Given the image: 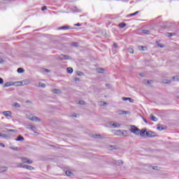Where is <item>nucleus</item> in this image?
Instances as JSON below:
<instances>
[{
  "label": "nucleus",
  "instance_id": "f257e3e1",
  "mask_svg": "<svg viewBox=\"0 0 179 179\" xmlns=\"http://www.w3.org/2000/svg\"><path fill=\"white\" fill-rule=\"evenodd\" d=\"M113 134L117 135V136H128V131L127 130H115Z\"/></svg>",
  "mask_w": 179,
  "mask_h": 179
},
{
  "label": "nucleus",
  "instance_id": "f03ea898",
  "mask_svg": "<svg viewBox=\"0 0 179 179\" xmlns=\"http://www.w3.org/2000/svg\"><path fill=\"white\" fill-rule=\"evenodd\" d=\"M129 130L130 132H131V134H134V135H139V129L135 126H130Z\"/></svg>",
  "mask_w": 179,
  "mask_h": 179
},
{
  "label": "nucleus",
  "instance_id": "7ed1b4c3",
  "mask_svg": "<svg viewBox=\"0 0 179 179\" xmlns=\"http://www.w3.org/2000/svg\"><path fill=\"white\" fill-rule=\"evenodd\" d=\"M17 86H26L27 85H30L29 80H23L22 81L17 82Z\"/></svg>",
  "mask_w": 179,
  "mask_h": 179
},
{
  "label": "nucleus",
  "instance_id": "20e7f679",
  "mask_svg": "<svg viewBox=\"0 0 179 179\" xmlns=\"http://www.w3.org/2000/svg\"><path fill=\"white\" fill-rule=\"evenodd\" d=\"M18 167H22V169H27V170H34V168L30 165H26L23 164H19Z\"/></svg>",
  "mask_w": 179,
  "mask_h": 179
},
{
  "label": "nucleus",
  "instance_id": "39448f33",
  "mask_svg": "<svg viewBox=\"0 0 179 179\" xmlns=\"http://www.w3.org/2000/svg\"><path fill=\"white\" fill-rule=\"evenodd\" d=\"M28 118L31 121H35V122H38L41 121L40 118H38L36 116H34V115H31V114L29 115Z\"/></svg>",
  "mask_w": 179,
  "mask_h": 179
},
{
  "label": "nucleus",
  "instance_id": "423d86ee",
  "mask_svg": "<svg viewBox=\"0 0 179 179\" xmlns=\"http://www.w3.org/2000/svg\"><path fill=\"white\" fill-rule=\"evenodd\" d=\"M145 135L148 138H155V136H157V134L156 133L151 131H146Z\"/></svg>",
  "mask_w": 179,
  "mask_h": 179
},
{
  "label": "nucleus",
  "instance_id": "0eeeda50",
  "mask_svg": "<svg viewBox=\"0 0 179 179\" xmlns=\"http://www.w3.org/2000/svg\"><path fill=\"white\" fill-rule=\"evenodd\" d=\"M109 125L113 128H121V124L120 123H117L115 122H110Z\"/></svg>",
  "mask_w": 179,
  "mask_h": 179
},
{
  "label": "nucleus",
  "instance_id": "6e6552de",
  "mask_svg": "<svg viewBox=\"0 0 179 179\" xmlns=\"http://www.w3.org/2000/svg\"><path fill=\"white\" fill-rule=\"evenodd\" d=\"M2 115H4V117H7L8 118H12V112L7 110V111H3Z\"/></svg>",
  "mask_w": 179,
  "mask_h": 179
},
{
  "label": "nucleus",
  "instance_id": "1a4fd4ad",
  "mask_svg": "<svg viewBox=\"0 0 179 179\" xmlns=\"http://www.w3.org/2000/svg\"><path fill=\"white\" fill-rule=\"evenodd\" d=\"M22 162L23 163H27L28 164H31L33 163V161L28 159V158H26V157H22Z\"/></svg>",
  "mask_w": 179,
  "mask_h": 179
},
{
  "label": "nucleus",
  "instance_id": "9d476101",
  "mask_svg": "<svg viewBox=\"0 0 179 179\" xmlns=\"http://www.w3.org/2000/svg\"><path fill=\"white\" fill-rule=\"evenodd\" d=\"M106 149H108V150H117L119 148L117 145H107Z\"/></svg>",
  "mask_w": 179,
  "mask_h": 179
},
{
  "label": "nucleus",
  "instance_id": "9b49d317",
  "mask_svg": "<svg viewBox=\"0 0 179 179\" xmlns=\"http://www.w3.org/2000/svg\"><path fill=\"white\" fill-rule=\"evenodd\" d=\"M27 128L28 129H31V131H33V132H36V131H37V127L32 124H28Z\"/></svg>",
  "mask_w": 179,
  "mask_h": 179
},
{
  "label": "nucleus",
  "instance_id": "f8f14e48",
  "mask_svg": "<svg viewBox=\"0 0 179 179\" xmlns=\"http://www.w3.org/2000/svg\"><path fill=\"white\" fill-rule=\"evenodd\" d=\"M59 59H62V60L71 59V57L66 55H62L59 57Z\"/></svg>",
  "mask_w": 179,
  "mask_h": 179
},
{
  "label": "nucleus",
  "instance_id": "ddd939ff",
  "mask_svg": "<svg viewBox=\"0 0 179 179\" xmlns=\"http://www.w3.org/2000/svg\"><path fill=\"white\" fill-rule=\"evenodd\" d=\"M146 129H142L141 130H139V135L140 136H145V134H146Z\"/></svg>",
  "mask_w": 179,
  "mask_h": 179
},
{
  "label": "nucleus",
  "instance_id": "4468645a",
  "mask_svg": "<svg viewBox=\"0 0 179 179\" xmlns=\"http://www.w3.org/2000/svg\"><path fill=\"white\" fill-rule=\"evenodd\" d=\"M143 83H144V85H146L147 86H150V85H152L153 83V81L145 80L143 81Z\"/></svg>",
  "mask_w": 179,
  "mask_h": 179
},
{
  "label": "nucleus",
  "instance_id": "2eb2a0df",
  "mask_svg": "<svg viewBox=\"0 0 179 179\" xmlns=\"http://www.w3.org/2000/svg\"><path fill=\"white\" fill-rule=\"evenodd\" d=\"M122 100H123V101H127V100H128L129 103H134V99H132L131 98L122 97Z\"/></svg>",
  "mask_w": 179,
  "mask_h": 179
},
{
  "label": "nucleus",
  "instance_id": "dca6fc26",
  "mask_svg": "<svg viewBox=\"0 0 179 179\" xmlns=\"http://www.w3.org/2000/svg\"><path fill=\"white\" fill-rule=\"evenodd\" d=\"M52 92L55 94H61V93H62V92H61V90H58V89H54L52 90Z\"/></svg>",
  "mask_w": 179,
  "mask_h": 179
},
{
  "label": "nucleus",
  "instance_id": "f3484780",
  "mask_svg": "<svg viewBox=\"0 0 179 179\" xmlns=\"http://www.w3.org/2000/svg\"><path fill=\"white\" fill-rule=\"evenodd\" d=\"M15 141H24V138H23V136H18L17 138H16V139H15Z\"/></svg>",
  "mask_w": 179,
  "mask_h": 179
},
{
  "label": "nucleus",
  "instance_id": "a211bd4d",
  "mask_svg": "<svg viewBox=\"0 0 179 179\" xmlns=\"http://www.w3.org/2000/svg\"><path fill=\"white\" fill-rule=\"evenodd\" d=\"M1 173H5V171H8V168L6 166H2L0 168Z\"/></svg>",
  "mask_w": 179,
  "mask_h": 179
},
{
  "label": "nucleus",
  "instance_id": "6ab92c4d",
  "mask_svg": "<svg viewBox=\"0 0 179 179\" xmlns=\"http://www.w3.org/2000/svg\"><path fill=\"white\" fill-rule=\"evenodd\" d=\"M150 118L152 121L156 122L157 121V117H155L153 115H150Z\"/></svg>",
  "mask_w": 179,
  "mask_h": 179
},
{
  "label": "nucleus",
  "instance_id": "aec40b11",
  "mask_svg": "<svg viewBox=\"0 0 179 179\" xmlns=\"http://www.w3.org/2000/svg\"><path fill=\"white\" fill-rule=\"evenodd\" d=\"M17 73H24V69L23 68H18L17 70Z\"/></svg>",
  "mask_w": 179,
  "mask_h": 179
},
{
  "label": "nucleus",
  "instance_id": "412c9836",
  "mask_svg": "<svg viewBox=\"0 0 179 179\" xmlns=\"http://www.w3.org/2000/svg\"><path fill=\"white\" fill-rule=\"evenodd\" d=\"M157 129L158 131H163L164 129V128L163 127L162 125L158 124L157 127Z\"/></svg>",
  "mask_w": 179,
  "mask_h": 179
},
{
  "label": "nucleus",
  "instance_id": "4be33fe9",
  "mask_svg": "<svg viewBox=\"0 0 179 179\" xmlns=\"http://www.w3.org/2000/svg\"><path fill=\"white\" fill-rule=\"evenodd\" d=\"M66 71H67L68 73H73V69H72L71 67L67 68Z\"/></svg>",
  "mask_w": 179,
  "mask_h": 179
},
{
  "label": "nucleus",
  "instance_id": "5701e85b",
  "mask_svg": "<svg viewBox=\"0 0 179 179\" xmlns=\"http://www.w3.org/2000/svg\"><path fill=\"white\" fill-rule=\"evenodd\" d=\"M12 83L7 82L6 84H4V87H10V86H12Z\"/></svg>",
  "mask_w": 179,
  "mask_h": 179
},
{
  "label": "nucleus",
  "instance_id": "b1692460",
  "mask_svg": "<svg viewBox=\"0 0 179 179\" xmlns=\"http://www.w3.org/2000/svg\"><path fill=\"white\" fill-rule=\"evenodd\" d=\"M138 50H140L141 51H145V50H146V47L143 45L138 46Z\"/></svg>",
  "mask_w": 179,
  "mask_h": 179
},
{
  "label": "nucleus",
  "instance_id": "393cba45",
  "mask_svg": "<svg viewBox=\"0 0 179 179\" xmlns=\"http://www.w3.org/2000/svg\"><path fill=\"white\" fill-rule=\"evenodd\" d=\"M125 26H127V24H125V23H120L119 24V27H120V29H124V27H125Z\"/></svg>",
  "mask_w": 179,
  "mask_h": 179
},
{
  "label": "nucleus",
  "instance_id": "a878e982",
  "mask_svg": "<svg viewBox=\"0 0 179 179\" xmlns=\"http://www.w3.org/2000/svg\"><path fill=\"white\" fill-rule=\"evenodd\" d=\"M76 75H77V76H84L85 74L83 73H82L81 71H77Z\"/></svg>",
  "mask_w": 179,
  "mask_h": 179
},
{
  "label": "nucleus",
  "instance_id": "bb28decb",
  "mask_svg": "<svg viewBox=\"0 0 179 179\" xmlns=\"http://www.w3.org/2000/svg\"><path fill=\"white\" fill-rule=\"evenodd\" d=\"M142 33L143 34H150V31H149V30H143Z\"/></svg>",
  "mask_w": 179,
  "mask_h": 179
},
{
  "label": "nucleus",
  "instance_id": "cd10ccee",
  "mask_svg": "<svg viewBox=\"0 0 179 179\" xmlns=\"http://www.w3.org/2000/svg\"><path fill=\"white\" fill-rule=\"evenodd\" d=\"M38 86V87L44 88V87H45V84H44L43 83H39Z\"/></svg>",
  "mask_w": 179,
  "mask_h": 179
},
{
  "label": "nucleus",
  "instance_id": "c85d7f7f",
  "mask_svg": "<svg viewBox=\"0 0 179 179\" xmlns=\"http://www.w3.org/2000/svg\"><path fill=\"white\" fill-rule=\"evenodd\" d=\"M173 79L174 80V82H178L179 80V76H176L175 77H173Z\"/></svg>",
  "mask_w": 179,
  "mask_h": 179
},
{
  "label": "nucleus",
  "instance_id": "c756f323",
  "mask_svg": "<svg viewBox=\"0 0 179 179\" xmlns=\"http://www.w3.org/2000/svg\"><path fill=\"white\" fill-rule=\"evenodd\" d=\"M14 107H15V108H19V107H20V103L16 102L14 103Z\"/></svg>",
  "mask_w": 179,
  "mask_h": 179
},
{
  "label": "nucleus",
  "instance_id": "7c9ffc66",
  "mask_svg": "<svg viewBox=\"0 0 179 179\" xmlns=\"http://www.w3.org/2000/svg\"><path fill=\"white\" fill-rule=\"evenodd\" d=\"M66 176H68V177H71V176H72L71 172L69 171H66Z\"/></svg>",
  "mask_w": 179,
  "mask_h": 179
},
{
  "label": "nucleus",
  "instance_id": "2f4dec72",
  "mask_svg": "<svg viewBox=\"0 0 179 179\" xmlns=\"http://www.w3.org/2000/svg\"><path fill=\"white\" fill-rule=\"evenodd\" d=\"M128 51L130 54H134V49H132V48H129Z\"/></svg>",
  "mask_w": 179,
  "mask_h": 179
},
{
  "label": "nucleus",
  "instance_id": "473e14b6",
  "mask_svg": "<svg viewBox=\"0 0 179 179\" xmlns=\"http://www.w3.org/2000/svg\"><path fill=\"white\" fill-rule=\"evenodd\" d=\"M124 113V110H119L117 112V114H119V115H124V113Z\"/></svg>",
  "mask_w": 179,
  "mask_h": 179
},
{
  "label": "nucleus",
  "instance_id": "72a5a7b5",
  "mask_svg": "<svg viewBox=\"0 0 179 179\" xmlns=\"http://www.w3.org/2000/svg\"><path fill=\"white\" fill-rule=\"evenodd\" d=\"M98 72H99V73H103V72H104V69H98Z\"/></svg>",
  "mask_w": 179,
  "mask_h": 179
},
{
  "label": "nucleus",
  "instance_id": "f704fd0d",
  "mask_svg": "<svg viewBox=\"0 0 179 179\" xmlns=\"http://www.w3.org/2000/svg\"><path fill=\"white\" fill-rule=\"evenodd\" d=\"M175 34L173 33H168V37H173Z\"/></svg>",
  "mask_w": 179,
  "mask_h": 179
},
{
  "label": "nucleus",
  "instance_id": "c9c22d12",
  "mask_svg": "<svg viewBox=\"0 0 179 179\" xmlns=\"http://www.w3.org/2000/svg\"><path fill=\"white\" fill-rule=\"evenodd\" d=\"M71 45H73V47H78V43H71Z\"/></svg>",
  "mask_w": 179,
  "mask_h": 179
},
{
  "label": "nucleus",
  "instance_id": "e433bc0d",
  "mask_svg": "<svg viewBox=\"0 0 179 179\" xmlns=\"http://www.w3.org/2000/svg\"><path fill=\"white\" fill-rule=\"evenodd\" d=\"M72 117H74L75 118H78V117H79V115L74 113L72 115Z\"/></svg>",
  "mask_w": 179,
  "mask_h": 179
},
{
  "label": "nucleus",
  "instance_id": "4c0bfd02",
  "mask_svg": "<svg viewBox=\"0 0 179 179\" xmlns=\"http://www.w3.org/2000/svg\"><path fill=\"white\" fill-rule=\"evenodd\" d=\"M5 61L3 60V59H2V57H0V64H4Z\"/></svg>",
  "mask_w": 179,
  "mask_h": 179
},
{
  "label": "nucleus",
  "instance_id": "58836bf2",
  "mask_svg": "<svg viewBox=\"0 0 179 179\" xmlns=\"http://www.w3.org/2000/svg\"><path fill=\"white\" fill-rule=\"evenodd\" d=\"M0 85H3V79L0 78Z\"/></svg>",
  "mask_w": 179,
  "mask_h": 179
},
{
  "label": "nucleus",
  "instance_id": "ea45409f",
  "mask_svg": "<svg viewBox=\"0 0 179 179\" xmlns=\"http://www.w3.org/2000/svg\"><path fill=\"white\" fill-rule=\"evenodd\" d=\"M73 80H74V82H79V80H80L78 78H74Z\"/></svg>",
  "mask_w": 179,
  "mask_h": 179
},
{
  "label": "nucleus",
  "instance_id": "a19ab883",
  "mask_svg": "<svg viewBox=\"0 0 179 179\" xmlns=\"http://www.w3.org/2000/svg\"><path fill=\"white\" fill-rule=\"evenodd\" d=\"M41 10H43V11L47 10V6L42 7Z\"/></svg>",
  "mask_w": 179,
  "mask_h": 179
},
{
  "label": "nucleus",
  "instance_id": "79ce46f5",
  "mask_svg": "<svg viewBox=\"0 0 179 179\" xmlns=\"http://www.w3.org/2000/svg\"><path fill=\"white\" fill-rule=\"evenodd\" d=\"M78 104L83 105V104H85V101H80L78 102Z\"/></svg>",
  "mask_w": 179,
  "mask_h": 179
},
{
  "label": "nucleus",
  "instance_id": "37998d69",
  "mask_svg": "<svg viewBox=\"0 0 179 179\" xmlns=\"http://www.w3.org/2000/svg\"><path fill=\"white\" fill-rule=\"evenodd\" d=\"M158 47H159V48H163V47H164V46L162 44L159 43Z\"/></svg>",
  "mask_w": 179,
  "mask_h": 179
},
{
  "label": "nucleus",
  "instance_id": "c03bdc74",
  "mask_svg": "<svg viewBox=\"0 0 179 179\" xmlns=\"http://www.w3.org/2000/svg\"><path fill=\"white\" fill-rule=\"evenodd\" d=\"M106 104H107L106 102H101L100 103L101 106H106Z\"/></svg>",
  "mask_w": 179,
  "mask_h": 179
},
{
  "label": "nucleus",
  "instance_id": "a18cd8bd",
  "mask_svg": "<svg viewBox=\"0 0 179 179\" xmlns=\"http://www.w3.org/2000/svg\"><path fill=\"white\" fill-rule=\"evenodd\" d=\"M122 113L123 115H127V114L129 113V112H128V111H124V110H123V112H122Z\"/></svg>",
  "mask_w": 179,
  "mask_h": 179
},
{
  "label": "nucleus",
  "instance_id": "49530a36",
  "mask_svg": "<svg viewBox=\"0 0 179 179\" xmlns=\"http://www.w3.org/2000/svg\"><path fill=\"white\" fill-rule=\"evenodd\" d=\"M8 132H16V130L8 129Z\"/></svg>",
  "mask_w": 179,
  "mask_h": 179
},
{
  "label": "nucleus",
  "instance_id": "de8ad7c7",
  "mask_svg": "<svg viewBox=\"0 0 179 179\" xmlns=\"http://www.w3.org/2000/svg\"><path fill=\"white\" fill-rule=\"evenodd\" d=\"M62 30H65L66 29H68V27H62V28H60Z\"/></svg>",
  "mask_w": 179,
  "mask_h": 179
},
{
  "label": "nucleus",
  "instance_id": "09e8293b",
  "mask_svg": "<svg viewBox=\"0 0 179 179\" xmlns=\"http://www.w3.org/2000/svg\"><path fill=\"white\" fill-rule=\"evenodd\" d=\"M0 146H1V148H5V144L0 143Z\"/></svg>",
  "mask_w": 179,
  "mask_h": 179
},
{
  "label": "nucleus",
  "instance_id": "8fccbe9b",
  "mask_svg": "<svg viewBox=\"0 0 179 179\" xmlns=\"http://www.w3.org/2000/svg\"><path fill=\"white\" fill-rule=\"evenodd\" d=\"M113 46H114L115 48H117V47H118V45H117V43H114V44H113Z\"/></svg>",
  "mask_w": 179,
  "mask_h": 179
},
{
  "label": "nucleus",
  "instance_id": "3c124183",
  "mask_svg": "<svg viewBox=\"0 0 179 179\" xmlns=\"http://www.w3.org/2000/svg\"><path fill=\"white\" fill-rule=\"evenodd\" d=\"M164 83H171V80H168V81L164 82Z\"/></svg>",
  "mask_w": 179,
  "mask_h": 179
},
{
  "label": "nucleus",
  "instance_id": "603ef678",
  "mask_svg": "<svg viewBox=\"0 0 179 179\" xmlns=\"http://www.w3.org/2000/svg\"><path fill=\"white\" fill-rule=\"evenodd\" d=\"M138 13H139V11L135 12V13H134V16H135V15H138Z\"/></svg>",
  "mask_w": 179,
  "mask_h": 179
},
{
  "label": "nucleus",
  "instance_id": "864d4df0",
  "mask_svg": "<svg viewBox=\"0 0 179 179\" xmlns=\"http://www.w3.org/2000/svg\"><path fill=\"white\" fill-rule=\"evenodd\" d=\"M138 13H139V11L135 12V13H134V16H135V15H138Z\"/></svg>",
  "mask_w": 179,
  "mask_h": 179
},
{
  "label": "nucleus",
  "instance_id": "5fc2aeb1",
  "mask_svg": "<svg viewBox=\"0 0 179 179\" xmlns=\"http://www.w3.org/2000/svg\"><path fill=\"white\" fill-rule=\"evenodd\" d=\"M100 136H101L100 135H97V134L95 135V138H100Z\"/></svg>",
  "mask_w": 179,
  "mask_h": 179
},
{
  "label": "nucleus",
  "instance_id": "6e6d98bb",
  "mask_svg": "<svg viewBox=\"0 0 179 179\" xmlns=\"http://www.w3.org/2000/svg\"><path fill=\"white\" fill-rule=\"evenodd\" d=\"M129 16H135V14L134 13L130 14Z\"/></svg>",
  "mask_w": 179,
  "mask_h": 179
},
{
  "label": "nucleus",
  "instance_id": "4d7b16f0",
  "mask_svg": "<svg viewBox=\"0 0 179 179\" xmlns=\"http://www.w3.org/2000/svg\"><path fill=\"white\" fill-rule=\"evenodd\" d=\"M44 72H50V70H48V69H45V70H44Z\"/></svg>",
  "mask_w": 179,
  "mask_h": 179
},
{
  "label": "nucleus",
  "instance_id": "13d9d810",
  "mask_svg": "<svg viewBox=\"0 0 179 179\" xmlns=\"http://www.w3.org/2000/svg\"><path fill=\"white\" fill-rule=\"evenodd\" d=\"M153 170H157V166L153 167Z\"/></svg>",
  "mask_w": 179,
  "mask_h": 179
},
{
  "label": "nucleus",
  "instance_id": "bf43d9fd",
  "mask_svg": "<svg viewBox=\"0 0 179 179\" xmlns=\"http://www.w3.org/2000/svg\"><path fill=\"white\" fill-rule=\"evenodd\" d=\"M76 26H80V24L78 23L76 24Z\"/></svg>",
  "mask_w": 179,
  "mask_h": 179
},
{
  "label": "nucleus",
  "instance_id": "052dcab7",
  "mask_svg": "<svg viewBox=\"0 0 179 179\" xmlns=\"http://www.w3.org/2000/svg\"><path fill=\"white\" fill-rule=\"evenodd\" d=\"M3 1H10V0H3Z\"/></svg>",
  "mask_w": 179,
  "mask_h": 179
},
{
  "label": "nucleus",
  "instance_id": "680f3d73",
  "mask_svg": "<svg viewBox=\"0 0 179 179\" xmlns=\"http://www.w3.org/2000/svg\"><path fill=\"white\" fill-rule=\"evenodd\" d=\"M141 76H143L142 74H140Z\"/></svg>",
  "mask_w": 179,
  "mask_h": 179
},
{
  "label": "nucleus",
  "instance_id": "e2e57ef3",
  "mask_svg": "<svg viewBox=\"0 0 179 179\" xmlns=\"http://www.w3.org/2000/svg\"><path fill=\"white\" fill-rule=\"evenodd\" d=\"M144 121H145V122H147L146 120H144Z\"/></svg>",
  "mask_w": 179,
  "mask_h": 179
}]
</instances>
